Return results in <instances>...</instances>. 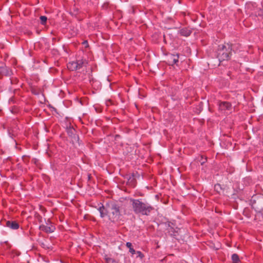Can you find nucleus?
Returning <instances> with one entry per match:
<instances>
[{
    "label": "nucleus",
    "mask_w": 263,
    "mask_h": 263,
    "mask_svg": "<svg viewBox=\"0 0 263 263\" xmlns=\"http://www.w3.org/2000/svg\"><path fill=\"white\" fill-rule=\"evenodd\" d=\"M134 211L136 214L141 213L147 215L153 208L147 203H143L139 200L130 199Z\"/></svg>",
    "instance_id": "nucleus-1"
},
{
    "label": "nucleus",
    "mask_w": 263,
    "mask_h": 263,
    "mask_svg": "<svg viewBox=\"0 0 263 263\" xmlns=\"http://www.w3.org/2000/svg\"><path fill=\"white\" fill-rule=\"evenodd\" d=\"M231 45L225 44L219 45L217 50V58L219 61L221 62L225 60H229L231 55Z\"/></svg>",
    "instance_id": "nucleus-2"
},
{
    "label": "nucleus",
    "mask_w": 263,
    "mask_h": 263,
    "mask_svg": "<svg viewBox=\"0 0 263 263\" xmlns=\"http://www.w3.org/2000/svg\"><path fill=\"white\" fill-rule=\"evenodd\" d=\"M107 213L110 220L112 221H117L120 218V207L114 203L107 205Z\"/></svg>",
    "instance_id": "nucleus-3"
},
{
    "label": "nucleus",
    "mask_w": 263,
    "mask_h": 263,
    "mask_svg": "<svg viewBox=\"0 0 263 263\" xmlns=\"http://www.w3.org/2000/svg\"><path fill=\"white\" fill-rule=\"evenodd\" d=\"M251 202L252 207L256 210L263 211V195L253 197Z\"/></svg>",
    "instance_id": "nucleus-4"
},
{
    "label": "nucleus",
    "mask_w": 263,
    "mask_h": 263,
    "mask_svg": "<svg viewBox=\"0 0 263 263\" xmlns=\"http://www.w3.org/2000/svg\"><path fill=\"white\" fill-rule=\"evenodd\" d=\"M12 72L9 70L8 67L3 63H0V74L4 76H10Z\"/></svg>",
    "instance_id": "nucleus-5"
},
{
    "label": "nucleus",
    "mask_w": 263,
    "mask_h": 263,
    "mask_svg": "<svg viewBox=\"0 0 263 263\" xmlns=\"http://www.w3.org/2000/svg\"><path fill=\"white\" fill-rule=\"evenodd\" d=\"M231 108V104L227 102H222L219 104V109L221 111L230 110Z\"/></svg>",
    "instance_id": "nucleus-6"
},
{
    "label": "nucleus",
    "mask_w": 263,
    "mask_h": 263,
    "mask_svg": "<svg viewBox=\"0 0 263 263\" xmlns=\"http://www.w3.org/2000/svg\"><path fill=\"white\" fill-rule=\"evenodd\" d=\"M40 229L43 231H44L46 233H51L53 232L55 229L54 226H45L44 224L40 226Z\"/></svg>",
    "instance_id": "nucleus-7"
},
{
    "label": "nucleus",
    "mask_w": 263,
    "mask_h": 263,
    "mask_svg": "<svg viewBox=\"0 0 263 263\" xmlns=\"http://www.w3.org/2000/svg\"><path fill=\"white\" fill-rule=\"evenodd\" d=\"M127 178L128 179L127 184L132 187H135L136 184V180L134 175L127 176Z\"/></svg>",
    "instance_id": "nucleus-8"
},
{
    "label": "nucleus",
    "mask_w": 263,
    "mask_h": 263,
    "mask_svg": "<svg viewBox=\"0 0 263 263\" xmlns=\"http://www.w3.org/2000/svg\"><path fill=\"white\" fill-rule=\"evenodd\" d=\"M6 226L13 230L17 229L19 228V224L15 221H7Z\"/></svg>",
    "instance_id": "nucleus-9"
},
{
    "label": "nucleus",
    "mask_w": 263,
    "mask_h": 263,
    "mask_svg": "<svg viewBox=\"0 0 263 263\" xmlns=\"http://www.w3.org/2000/svg\"><path fill=\"white\" fill-rule=\"evenodd\" d=\"M76 62V64L77 65L78 70L80 69L84 66H86L87 64V62L86 60H77Z\"/></svg>",
    "instance_id": "nucleus-10"
},
{
    "label": "nucleus",
    "mask_w": 263,
    "mask_h": 263,
    "mask_svg": "<svg viewBox=\"0 0 263 263\" xmlns=\"http://www.w3.org/2000/svg\"><path fill=\"white\" fill-rule=\"evenodd\" d=\"M68 133L70 136L71 137V138L73 139L72 140V141L74 142V140H77L78 139L79 137L76 134V131L74 129L71 128L69 129L68 130Z\"/></svg>",
    "instance_id": "nucleus-11"
},
{
    "label": "nucleus",
    "mask_w": 263,
    "mask_h": 263,
    "mask_svg": "<svg viewBox=\"0 0 263 263\" xmlns=\"http://www.w3.org/2000/svg\"><path fill=\"white\" fill-rule=\"evenodd\" d=\"M178 55H171L168 58V62L170 64H173L176 63L178 61Z\"/></svg>",
    "instance_id": "nucleus-12"
},
{
    "label": "nucleus",
    "mask_w": 263,
    "mask_h": 263,
    "mask_svg": "<svg viewBox=\"0 0 263 263\" xmlns=\"http://www.w3.org/2000/svg\"><path fill=\"white\" fill-rule=\"evenodd\" d=\"M191 30L187 28H183L180 30L181 35L186 37L191 34Z\"/></svg>",
    "instance_id": "nucleus-13"
},
{
    "label": "nucleus",
    "mask_w": 263,
    "mask_h": 263,
    "mask_svg": "<svg viewBox=\"0 0 263 263\" xmlns=\"http://www.w3.org/2000/svg\"><path fill=\"white\" fill-rule=\"evenodd\" d=\"M77 65L76 62H70L67 64V68L71 71H75L78 70Z\"/></svg>",
    "instance_id": "nucleus-14"
},
{
    "label": "nucleus",
    "mask_w": 263,
    "mask_h": 263,
    "mask_svg": "<svg viewBox=\"0 0 263 263\" xmlns=\"http://www.w3.org/2000/svg\"><path fill=\"white\" fill-rule=\"evenodd\" d=\"M99 211L100 212V216L101 217H104L105 216L108 214L107 209L106 210L103 205L99 208Z\"/></svg>",
    "instance_id": "nucleus-15"
},
{
    "label": "nucleus",
    "mask_w": 263,
    "mask_h": 263,
    "mask_svg": "<svg viewBox=\"0 0 263 263\" xmlns=\"http://www.w3.org/2000/svg\"><path fill=\"white\" fill-rule=\"evenodd\" d=\"M232 259L233 260V263H239V258L237 254H234L232 256Z\"/></svg>",
    "instance_id": "nucleus-16"
},
{
    "label": "nucleus",
    "mask_w": 263,
    "mask_h": 263,
    "mask_svg": "<svg viewBox=\"0 0 263 263\" xmlns=\"http://www.w3.org/2000/svg\"><path fill=\"white\" fill-rule=\"evenodd\" d=\"M126 246L127 248L129 249V252L132 254H134L136 253L135 250L132 248V245L130 242H127L126 244Z\"/></svg>",
    "instance_id": "nucleus-17"
},
{
    "label": "nucleus",
    "mask_w": 263,
    "mask_h": 263,
    "mask_svg": "<svg viewBox=\"0 0 263 263\" xmlns=\"http://www.w3.org/2000/svg\"><path fill=\"white\" fill-rule=\"evenodd\" d=\"M214 189L215 190L219 193H220L221 191L222 190L221 185L219 184L215 185Z\"/></svg>",
    "instance_id": "nucleus-18"
},
{
    "label": "nucleus",
    "mask_w": 263,
    "mask_h": 263,
    "mask_svg": "<svg viewBox=\"0 0 263 263\" xmlns=\"http://www.w3.org/2000/svg\"><path fill=\"white\" fill-rule=\"evenodd\" d=\"M105 260L107 263H117L116 260L109 257H105Z\"/></svg>",
    "instance_id": "nucleus-19"
},
{
    "label": "nucleus",
    "mask_w": 263,
    "mask_h": 263,
    "mask_svg": "<svg viewBox=\"0 0 263 263\" xmlns=\"http://www.w3.org/2000/svg\"><path fill=\"white\" fill-rule=\"evenodd\" d=\"M41 23L42 24L44 25L47 21V17L45 16H41L40 17Z\"/></svg>",
    "instance_id": "nucleus-20"
},
{
    "label": "nucleus",
    "mask_w": 263,
    "mask_h": 263,
    "mask_svg": "<svg viewBox=\"0 0 263 263\" xmlns=\"http://www.w3.org/2000/svg\"><path fill=\"white\" fill-rule=\"evenodd\" d=\"M137 254H138V256L141 258H142L144 256L143 254L140 251H137Z\"/></svg>",
    "instance_id": "nucleus-21"
},
{
    "label": "nucleus",
    "mask_w": 263,
    "mask_h": 263,
    "mask_svg": "<svg viewBox=\"0 0 263 263\" xmlns=\"http://www.w3.org/2000/svg\"><path fill=\"white\" fill-rule=\"evenodd\" d=\"M83 44L85 45V47L88 46V44L87 41H85L83 42Z\"/></svg>",
    "instance_id": "nucleus-22"
},
{
    "label": "nucleus",
    "mask_w": 263,
    "mask_h": 263,
    "mask_svg": "<svg viewBox=\"0 0 263 263\" xmlns=\"http://www.w3.org/2000/svg\"><path fill=\"white\" fill-rule=\"evenodd\" d=\"M204 163V161H202L201 162V164H203Z\"/></svg>",
    "instance_id": "nucleus-23"
}]
</instances>
